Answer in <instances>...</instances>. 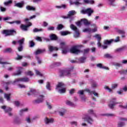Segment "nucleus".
I'll use <instances>...</instances> for the list:
<instances>
[{"instance_id": "f257e3e1", "label": "nucleus", "mask_w": 127, "mask_h": 127, "mask_svg": "<svg viewBox=\"0 0 127 127\" xmlns=\"http://www.w3.org/2000/svg\"><path fill=\"white\" fill-rule=\"evenodd\" d=\"M74 69L73 67H71L68 68H65L64 69H61L60 70V77H64L66 76L70 78L71 77V72Z\"/></svg>"}, {"instance_id": "f03ea898", "label": "nucleus", "mask_w": 127, "mask_h": 127, "mask_svg": "<svg viewBox=\"0 0 127 127\" xmlns=\"http://www.w3.org/2000/svg\"><path fill=\"white\" fill-rule=\"evenodd\" d=\"M20 82H24L25 83L29 82V78L25 77L23 78H17L15 79V80L13 82L9 81L5 82V84L7 85H8L10 84H12V85H15L16 84H18L20 83Z\"/></svg>"}, {"instance_id": "7ed1b4c3", "label": "nucleus", "mask_w": 127, "mask_h": 127, "mask_svg": "<svg viewBox=\"0 0 127 127\" xmlns=\"http://www.w3.org/2000/svg\"><path fill=\"white\" fill-rule=\"evenodd\" d=\"M2 34L4 35L5 37L7 36H13L16 34V31L11 29V30H3L2 31Z\"/></svg>"}, {"instance_id": "20e7f679", "label": "nucleus", "mask_w": 127, "mask_h": 127, "mask_svg": "<svg viewBox=\"0 0 127 127\" xmlns=\"http://www.w3.org/2000/svg\"><path fill=\"white\" fill-rule=\"evenodd\" d=\"M70 28L71 30H73L75 33L73 34V37L74 38H78L80 37V32H79V29L74 25V24H71L70 25Z\"/></svg>"}, {"instance_id": "39448f33", "label": "nucleus", "mask_w": 127, "mask_h": 127, "mask_svg": "<svg viewBox=\"0 0 127 127\" xmlns=\"http://www.w3.org/2000/svg\"><path fill=\"white\" fill-rule=\"evenodd\" d=\"M82 47V45H75L71 48L70 49V53H73V54H79L81 53V51L79 50L80 48Z\"/></svg>"}, {"instance_id": "423d86ee", "label": "nucleus", "mask_w": 127, "mask_h": 127, "mask_svg": "<svg viewBox=\"0 0 127 127\" xmlns=\"http://www.w3.org/2000/svg\"><path fill=\"white\" fill-rule=\"evenodd\" d=\"M60 47L62 49V53L64 55H66V54L69 52V48L68 47V46L65 44V43L61 42L60 43Z\"/></svg>"}, {"instance_id": "0eeeda50", "label": "nucleus", "mask_w": 127, "mask_h": 127, "mask_svg": "<svg viewBox=\"0 0 127 127\" xmlns=\"http://www.w3.org/2000/svg\"><path fill=\"white\" fill-rule=\"evenodd\" d=\"M1 109L4 110L5 114H7L9 117H12L13 114L11 113L12 109L10 107H6V106H3L1 107Z\"/></svg>"}, {"instance_id": "6e6552de", "label": "nucleus", "mask_w": 127, "mask_h": 127, "mask_svg": "<svg viewBox=\"0 0 127 127\" xmlns=\"http://www.w3.org/2000/svg\"><path fill=\"white\" fill-rule=\"evenodd\" d=\"M24 41H25V39L24 38H22L17 41V43L19 44V46L17 48L19 52H21L23 51V45L24 44Z\"/></svg>"}, {"instance_id": "1a4fd4ad", "label": "nucleus", "mask_w": 127, "mask_h": 127, "mask_svg": "<svg viewBox=\"0 0 127 127\" xmlns=\"http://www.w3.org/2000/svg\"><path fill=\"white\" fill-rule=\"evenodd\" d=\"M94 12V10L91 8H88L86 9H82L80 11V13L82 14H87L88 16H91Z\"/></svg>"}, {"instance_id": "9d476101", "label": "nucleus", "mask_w": 127, "mask_h": 127, "mask_svg": "<svg viewBox=\"0 0 127 127\" xmlns=\"http://www.w3.org/2000/svg\"><path fill=\"white\" fill-rule=\"evenodd\" d=\"M119 103L117 102V98H113L111 99L110 104L108 105L109 108L113 110L115 108V106H116Z\"/></svg>"}, {"instance_id": "9b49d317", "label": "nucleus", "mask_w": 127, "mask_h": 127, "mask_svg": "<svg viewBox=\"0 0 127 127\" xmlns=\"http://www.w3.org/2000/svg\"><path fill=\"white\" fill-rule=\"evenodd\" d=\"M27 23H28V24L21 25L20 29H21V30H23V31H28V27H29L30 26H31V25H32V23H31V22H27Z\"/></svg>"}, {"instance_id": "f8f14e48", "label": "nucleus", "mask_w": 127, "mask_h": 127, "mask_svg": "<svg viewBox=\"0 0 127 127\" xmlns=\"http://www.w3.org/2000/svg\"><path fill=\"white\" fill-rule=\"evenodd\" d=\"M44 96L43 95L39 96L38 98L33 101L34 104H40L44 101Z\"/></svg>"}, {"instance_id": "ddd939ff", "label": "nucleus", "mask_w": 127, "mask_h": 127, "mask_svg": "<svg viewBox=\"0 0 127 127\" xmlns=\"http://www.w3.org/2000/svg\"><path fill=\"white\" fill-rule=\"evenodd\" d=\"M85 89L84 90H79L78 91L77 94L79 95V97H80L82 101L85 102L86 101V97L84 95V92H85Z\"/></svg>"}, {"instance_id": "4468645a", "label": "nucleus", "mask_w": 127, "mask_h": 127, "mask_svg": "<svg viewBox=\"0 0 127 127\" xmlns=\"http://www.w3.org/2000/svg\"><path fill=\"white\" fill-rule=\"evenodd\" d=\"M83 119L85 120V121H86V122H87L88 124H90V125H92L93 122H94L93 119H92L88 115H86L85 117L83 118Z\"/></svg>"}, {"instance_id": "2eb2a0df", "label": "nucleus", "mask_w": 127, "mask_h": 127, "mask_svg": "<svg viewBox=\"0 0 127 127\" xmlns=\"http://www.w3.org/2000/svg\"><path fill=\"white\" fill-rule=\"evenodd\" d=\"M94 37L97 39V46L98 47L101 48L102 47V44H101V40L102 38H101V35L100 34H96L95 36H94Z\"/></svg>"}, {"instance_id": "dca6fc26", "label": "nucleus", "mask_w": 127, "mask_h": 127, "mask_svg": "<svg viewBox=\"0 0 127 127\" xmlns=\"http://www.w3.org/2000/svg\"><path fill=\"white\" fill-rule=\"evenodd\" d=\"M85 91H86V92H87L89 95H91V96L92 95H94L95 97H97V98H99V94L96 92L95 91H91L90 89L88 88L85 89Z\"/></svg>"}, {"instance_id": "f3484780", "label": "nucleus", "mask_w": 127, "mask_h": 127, "mask_svg": "<svg viewBox=\"0 0 127 127\" xmlns=\"http://www.w3.org/2000/svg\"><path fill=\"white\" fill-rule=\"evenodd\" d=\"M116 32L117 33H119V34H121L122 35V38H124V37H126V31L124 30H121L118 28H116Z\"/></svg>"}, {"instance_id": "a211bd4d", "label": "nucleus", "mask_w": 127, "mask_h": 127, "mask_svg": "<svg viewBox=\"0 0 127 127\" xmlns=\"http://www.w3.org/2000/svg\"><path fill=\"white\" fill-rule=\"evenodd\" d=\"M25 4V2L23 0L21 1L20 2L16 3L14 4V6H16V7H19V8H22L24 6Z\"/></svg>"}, {"instance_id": "6ab92c4d", "label": "nucleus", "mask_w": 127, "mask_h": 127, "mask_svg": "<svg viewBox=\"0 0 127 127\" xmlns=\"http://www.w3.org/2000/svg\"><path fill=\"white\" fill-rule=\"evenodd\" d=\"M46 51V50H45V49H38L37 51H36L34 53V55H36V56H37V55H39L40 54H42V53H44V52H45Z\"/></svg>"}, {"instance_id": "aec40b11", "label": "nucleus", "mask_w": 127, "mask_h": 127, "mask_svg": "<svg viewBox=\"0 0 127 127\" xmlns=\"http://www.w3.org/2000/svg\"><path fill=\"white\" fill-rule=\"evenodd\" d=\"M44 122L46 125H49V124H53L54 123V119L52 118L48 119L47 117H46L44 119Z\"/></svg>"}, {"instance_id": "412c9836", "label": "nucleus", "mask_w": 127, "mask_h": 127, "mask_svg": "<svg viewBox=\"0 0 127 127\" xmlns=\"http://www.w3.org/2000/svg\"><path fill=\"white\" fill-rule=\"evenodd\" d=\"M48 49L49 51L51 53L53 52V51H58V48L52 46H49Z\"/></svg>"}, {"instance_id": "4be33fe9", "label": "nucleus", "mask_w": 127, "mask_h": 127, "mask_svg": "<svg viewBox=\"0 0 127 127\" xmlns=\"http://www.w3.org/2000/svg\"><path fill=\"white\" fill-rule=\"evenodd\" d=\"M50 40L52 41H56V40H58V37L54 34H52L50 35Z\"/></svg>"}, {"instance_id": "5701e85b", "label": "nucleus", "mask_w": 127, "mask_h": 127, "mask_svg": "<svg viewBox=\"0 0 127 127\" xmlns=\"http://www.w3.org/2000/svg\"><path fill=\"white\" fill-rule=\"evenodd\" d=\"M17 69H18V71L17 72L14 73V76H18L21 75L22 72V67H17Z\"/></svg>"}, {"instance_id": "b1692460", "label": "nucleus", "mask_w": 127, "mask_h": 127, "mask_svg": "<svg viewBox=\"0 0 127 127\" xmlns=\"http://www.w3.org/2000/svg\"><path fill=\"white\" fill-rule=\"evenodd\" d=\"M65 104L67 106H69L70 107H71L72 108H75V107H76V104H74V103H73L69 100H66L65 102Z\"/></svg>"}, {"instance_id": "393cba45", "label": "nucleus", "mask_w": 127, "mask_h": 127, "mask_svg": "<svg viewBox=\"0 0 127 127\" xmlns=\"http://www.w3.org/2000/svg\"><path fill=\"white\" fill-rule=\"evenodd\" d=\"M13 124H15V125H20L21 124V120L18 119V118L16 117L14 119L13 121Z\"/></svg>"}, {"instance_id": "a878e982", "label": "nucleus", "mask_w": 127, "mask_h": 127, "mask_svg": "<svg viewBox=\"0 0 127 127\" xmlns=\"http://www.w3.org/2000/svg\"><path fill=\"white\" fill-rule=\"evenodd\" d=\"M28 109L27 108H25V109L20 110L19 112V116L22 117L23 116V114H24V113L26 112H28Z\"/></svg>"}, {"instance_id": "bb28decb", "label": "nucleus", "mask_w": 127, "mask_h": 127, "mask_svg": "<svg viewBox=\"0 0 127 127\" xmlns=\"http://www.w3.org/2000/svg\"><path fill=\"white\" fill-rule=\"evenodd\" d=\"M72 32H70L69 31H63L61 32V35L62 36H66V35H68V34H71Z\"/></svg>"}, {"instance_id": "cd10ccee", "label": "nucleus", "mask_w": 127, "mask_h": 127, "mask_svg": "<svg viewBox=\"0 0 127 127\" xmlns=\"http://www.w3.org/2000/svg\"><path fill=\"white\" fill-rule=\"evenodd\" d=\"M97 68H100V69H105L106 70H109V67L103 66V64L100 63L96 64Z\"/></svg>"}, {"instance_id": "c85d7f7f", "label": "nucleus", "mask_w": 127, "mask_h": 127, "mask_svg": "<svg viewBox=\"0 0 127 127\" xmlns=\"http://www.w3.org/2000/svg\"><path fill=\"white\" fill-rule=\"evenodd\" d=\"M113 42H114V39H112L110 40H105L104 42V44L105 45H110Z\"/></svg>"}, {"instance_id": "c756f323", "label": "nucleus", "mask_w": 127, "mask_h": 127, "mask_svg": "<svg viewBox=\"0 0 127 127\" xmlns=\"http://www.w3.org/2000/svg\"><path fill=\"white\" fill-rule=\"evenodd\" d=\"M81 21L84 24V25H90V24H91V23L89 22L87 19H82Z\"/></svg>"}, {"instance_id": "7c9ffc66", "label": "nucleus", "mask_w": 127, "mask_h": 127, "mask_svg": "<svg viewBox=\"0 0 127 127\" xmlns=\"http://www.w3.org/2000/svg\"><path fill=\"white\" fill-rule=\"evenodd\" d=\"M56 8H57L58 9H61V8H64V9H65L66 7V4H63L60 6L56 5L55 6Z\"/></svg>"}, {"instance_id": "2f4dec72", "label": "nucleus", "mask_w": 127, "mask_h": 127, "mask_svg": "<svg viewBox=\"0 0 127 127\" xmlns=\"http://www.w3.org/2000/svg\"><path fill=\"white\" fill-rule=\"evenodd\" d=\"M58 66H61V62L53 63L51 65V67H58Z\"/></svg>"}, {"instance_id": "473e14b6", "label": "nucleus", "mask_w": 127, "mask_h": 127, "mask_svg": "<svg viewBox=\"0 0 127 127\" xmlns=\"http://www.w3.org/2000/svg\"><path fill=\"white\" fill-rule=\"evenodd\" d=\"M77 13V12H76V11L73 10H71L69 11L68 12V16H70V17H73V15H75V14H76Z\"/></svg>"}, {"instance_id": "72a5a7b5", "label": "nucleus", "mask_w": 127, "mask_h": 127, "mask_svg": "<svg viewBox=\"0 0 127 127\" xmlns=\"http://www.w3.org/2000/svg\"><path fill=\"white\" fill-rule=\"evenodd\" d=\"M43 31V29H38L37 28H35L33 30V32L34 33H36L37 32H42Z\"/></svg>"}, {"instance_id": "f704fd0d", "label": "nucleus", "mask_w": 127, "mask_h": 127, "mask_svg": "<svg viewBox=\"0 0 127 127\" xmlns=\"http://www.w3.org/2000/svg\"><path fill=\"white\" fill-rule=\"evenodd\" d=\"M126 49V46L118 48L115 50L116 52H123Z\"/></svg>"}, {"instance_id": "c9c22d12", "label": "nucleus", "mask_w": 127, "mask_h": 127, "mask_svg": "<svg viewBox=\"0 0 127 127\" xmlns=\"http://www.w3.org/2000/svg\"><path fill=\"white\" fill-rule=\"evenodd\" d=\"M26 9L27 10H33L34 11H35L36 9L35 7L30 5L26 6Z\"/></svg>"}, {"instance_id": "e433bc0d", "label": "nucleus", "mask_w": 127, "mask_h": 127, "mask_svg": "<svg viewBox=\"0 0 127 127\" xmlns=\"http://www.w3.org/2000/svg\"><path fill=\"white\" fill-rule=\"evenodd\" d=\"M102 116H106V117H116V115L114 114H112V113H107V114H102Z\"/></svg>"}, {"instance_id": "4c0bfd02", "label": "nucleus", "mask_w": 127, "mask_h": 127, "mask_svg": "<svg viewBox=\"0 0 127 127\" xmlns=\"http://www.w3.org/2000/svg\"><path fill=\"white\" fill-rule=\"evenodd\" d=\"M86 59H87V57H82L79 59V62H80V63H84Z\"/></svg>"}, {"instance_id": "58836bf2", "label": "nucleus", "mask_w": 127, "mask_h": 127, "mask_svg": "<svg viewBox=\"0 0 127 127\" xmlns=\"http://www.w3.org/2000/svg\"><path fill=\"white\" fill-rule=\"evenodd\" d=\"M73 4L75 5H82L83 2H81V0H77L76 1L74 2Z\"/></svg>"}, {"instance_id": "ea45409f", "label": "nucleus", "mask_w": 127, "mask_h": 127, "mask_svg": "<svg viewBox=\"0 0 127 127\" xmlns=\"http://www.w3.org/2000/svg\"><path fill=\"white\" fill-rule=\"evenodd\" d=\"M12 52V49L10 48H8L4 50V53H11Z\"/></svg>"}, {"instance_id": "a19ab883", "label": "nucleus", "mask_w": 127, "mask_h": 127, "mask_svg": "<svg viewBox=\"0 0 127 127\" xmlns=\"http://www.w3.org/2000/svg\"><path fill=\"white\" fill-rule=\"evenodd\" d=\"M7 23H9V24H13L14 23H16V24H20L21 23V21L19 20L13 21L12 22H7Z\"/></svg>"}, {"instance_id": "79ce46f5", "label": "nucleus", "mask_w": 127, "mask_h": 127, "mask_svg": "<svg viewBox=\"0 0 127 127\" xmlns=\"http://www.w3.org/2000/svg\"><path fill=\"white\" fill-rule=\"evenodd\" d=\"M4 97L7 100V101H10V94L5 93L4 95Z\"/></svg>"}, {"instance_id": "37998d69", "label": "nucleus", "mask_w": 127, "mask_h": 127, "mask_svg": "<svg viewBox=\"0 0 127 127\" xmlns=\"http://www.w3.org/2000/svg\"><path fill=\"white\" fill-rule=\"evenodd\" d=\"M64 28V25H62V24H59L58 25L57 27V29L58 30H62Z\"/></svg>"}, {"instance_id": "c03bdc74", "label": "nucleus", "mask_w": 127, "mask_h": 127, "mask_svg": "<svg viewBox=\"0 0 127 127\" xmlns=\"http://www.w3.org/2000/svg\"><path fill=\"white\" fill-rule=\"evenodd\" d=\"M91 87L92 88H96V87H98V83H97V82L93 80L91 84Z\"/></svg>"}, {"instance_id": "a18cd8bd", "label": "nucleus", "mask_w": 127, "mask_h": 127, "mask_svg": "<svg viewBox=\"0 0 127 127\" xmlns=\"http://www.w3.org/2000/svg\"><path fill=\"white\" fill-rule=\"evenodd\" d=\"M62 87H64V83H63V82H59L56 89V90H57L58 88H62Z\"/></svg>"}, {"instance_id": "49530a36", "label": "nucleus", "mask_w": 127, "mask_h": 127, "mask_svg": "<svg viewBox=\"0 0 127 127\" xmlns=\"http://www.w3.org/2000/svg\"><path fill=\"white\" fill-rule=\"evenodd\" d=\"M46 88L47 90H48V91H51V85L50 84V82H47Z\"/></svg>"}, {"instance_id": "de8ad7c7", "label": "nucleus", "mask_w": 127, "mask_h": 127, "mask_svg": "<svg viewBox=\"0 0 127 127\" xmlns=\"http://www.w3.org/2000/svg\"><path fill=\"white\" fill-rule=\"evenodd\" d=\"M65 113H66V110L63 109L62 110V111L59 112V114H60V116H61L62 117H63V116H64V115H65Z\"/></svg>"}, {"instance_id": "09e8293b", "label": "nucleus", "mask_w": 127, "mask_h": 127, "mask_svg": "<svg viewBox=\"0 0 127 127\" xmlns=\"http://www.w3.org/2000/svg\"><path fill=\"white\" fill-rule=\"evenodd\" d=\"M58 92L60 94H64V93L66 92V88H64L63 89H59Z\"/></svg>"}, {"instance_id": "8fccbe9b", "label": "nucleus", "mask_w": 127, "mask_h": 127, "mask_svg": "<svg viewBox=\"0 0 127 127\" xmlns=\"http://www.w3.org/2000/svg\"><path fill=\"white\" fill-rule=\"evenodd\" d=\"M29 47L32 48L34 47V46L35 45V43L32 41H30L29 42Z\"/></svg>"}, {"instance_id": "3c124183", "label": "nucleus", "mask_w": 127, "mask_h": 127, "mask_svg": "<svg viewBox=\"0 0 127 127\" xmlns=\"http://www.w3.org/2000/svg\"><path fill=\"white\" fill-rule=\"evenodd\" d=\"M25 122H26L28 124H31V119H30V117H27L25 119Z\"/></svg>"}, {"instance_id": "603ef678", "label": "nucleus", "mask_w": 127, "mask_h": 127, "mask_svg": "<svg viewBox=\"0 0 127 127\" xmlns=\"http://www.w3.org/2000/svg\"><path fill=\"white\" fill-rule=\"evenodd\" d=\"M83 32H92V29L89 28H85L83 30Z\"/></svg>"}, {"instance_id": "864d4df0", "label": "nucleus", "mask_w": 127, "mask_h": 127, "mask_svg": "<svg viewBox=\"0 0 127 127\" xmlns=\"http://www.w3.org/2000/svg\"><path fill=\"white\" fill-rule=\"evenodd\" d=\"M17 57L15 58L16 60H21V59L23 58V57H22V56H20L18 54H17Z\"/></svg>"}, {"instance_id": "5fc2aeb1", "label": "nucleus", "mask_w": 127, "mask_h": 127, "mask_svg": "<svg viewBox=\"0 0 127 127\" xmlns=\"http://www.w3.org/2000/svg\"><path fill=\"white\" fill-rule=\"evenodd\" d=\"M113 65L116 66V67H122L123 66V64L118 63H113Z\"/></svg>"}, {"instance_id": "6e6d98bb", "label": "nucleus", "mask_w": 127, "mask_h": 127, "mask_svg": "<svg viewBox=\"0 0 127 127\" xmlns=\"http://www.w3.org/2000/svg\"><path fill=\"white\" fill-rule=\"evenodd\" d=\"M116 0H108V1H109V4L110 5H112V6H115V4H114V2H115V1Z\"/></svg>"}, {"instance_id": "4d7b16f0", "label": "nucleus", "mask_w": 127, "mask_h": 127, "mask_svg": "<svg viewBox=\"0 0 127 127\" xmlns=\"http://www.w3.org/2000/svg\"><path fill=\"white\" fill-rule=\"evenodd\" d=\"M55 29V27L54 26H50L47 28V30H48V31H52Z\"/></svg>"}, {"instance_id": "13d9d810", "label": "nucleus", "mask_w": 127, "mask_h": 127, "mask_svg": "<svg viewBox=\"0 0 127 127\" xmlns=\"http://www.w3.org/2000/svg\"><path fill=\"white\" fill-rule=\"evenodd\" d=\"M118 86H119V84L118 83L113 84L112 85V89H116V88H118Z\"/></svg>"}, {"instance_id": "bf43d9fd", "label": "nucleus", "mask_w": 127, "mask_h": 127, "mask_svg": "<svg viewBox=\"0 0 127 127\" xmlns=\"http://www.w3.org/2000/svg\"><path fill=\"white\" fill-rule=\"evenodd\" d=\"M25 74H26V75H28L29 76H33V73H32V72L31 71H28L25 72Z\"/></svg>"}, {"instance_id": "052dcab7", "label": "nucleus", "mask_w": 127, "mask_h": 127, "mask_svg": "<svg viewBox=\"0 0 127 127\" xmlns=\"http://www.w3.org/2000/svg\"><path fill=\"white\" fill-rule=\"evenodd\" d=\"M119 73H120L121 75H127V73L126 70L119 71Z\"/></svg>"}, {"instance_id": "680f3d73", "label": "nucleus", "mask_w": 127, "mask_h": 127, "mask_svg": "<svg viewBox=\"0 0 127 127\" xmlns=\"http://www.w3.org/2000/svg\"><path fill=\"white\" fill-rule=\"evenodd\" d=\"M36 74L37 75V76H40V77H42L43 75L38 70H36Z\"/></svg>"}, {"instance_id": "e2e57ef3", "label": "nucleus", "mask_w": 127, "mask_h": 127, "mask_svg": "<svg viewBox=\"0 0 127 127\" xmlns=\"http://www.w3.org/2000/svg\"><path fill=\"white\" fill-rule=\"evenodd\" d=\"M10 3H12V1L11 0L4 2V5H8L9 4H10Z\"/></svg>"}, {"instance_id": "0e129e2a", "label": "nucleus", "mask_w": 127, "mask_h": 127, "mask_svg": "<svg viewBox=\"0 0 127 127\" xmlns=\"http://www.w3.org/2000/svg\"><path fill=\"white\" fill-rule=\"evenodd\" d=\"M89 51H90V49H84V52H83V55H85V54H88Z\"/></svg>"}, {"instance_id": "69168bd1", "label": "nucleus", "mask_w": 127, "mask_h": 127, "mask_svg": "<svg viewBox=\"0 0 127 127\" xmlns=\"http://www.w3.org/2000/svg\"><path fill=\"white\" fill-rule=\"evenodd\" d=\"M125 125V122H120L118 123V127H123Z\"/></svg>"}, {"instance_id": "338daca9", "label": "nucleus", "mask_w": 127, "mask_h": 127, "mask_svg": "<svg viewBox=\"0 0 127 127\" xmlns=\"http://www.w3.org/2000/svg\"><path fill=\"white\" fill-rule=\"evenodd\" d=\"M36 59L37 60L38 64H41V60L38 56L36 57Z\"/></svg>"}, {"instance_id": "774afa93", "label": "nucleus", "mask_w": 127, "mask_h": 127, "mask_svg": "<svg viewBox=\"0 0 127 127\" xmlns=\"http://www.w3.org/2000/svg\"><path fill=\"white\" fill-rule=\"evenodd\" d=\"M68 18L69 19V23H72V21H73V20H74V17L69 16V17H68Z\"/></svg>"}]
</instances>
